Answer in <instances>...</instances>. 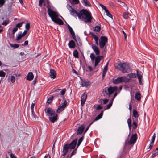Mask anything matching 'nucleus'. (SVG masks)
<instances>
[{"instance_id":"nucleus-43","label":"nucleus","mask_w":158,"mask_h":158,"mask_svg":"<svg viewBox=\"0 0 158 158\" xmlns=\"http://www.w3.org/2000/svg\"><path fill=\"white\" fill-rule=\"evenodd\" d=\"M10 80L12 82H14L15 81V77L13 76H11L10 77Z\"/></svg>"},{"instance_id":"nucleus-49","label":"nucleus","mask_w":158,"mask_h":158,"mask_svg":"<svg viewBox=\"0 0 158 158\" xmlns=\"http://www.w3.org/2000/svg\"><path fill=\"white\" fill-rule=\"evenodd\" d=\"M155 133H154L153 135V136L152 137V140H151V142L150 143L151 144H152L154 143V140H155Z\"/></svg>"},{"instance_id":"nucleus-58","label":"nucleus","mask_w":158,"mask_h":158,"mask_svg":"<svg viewBox=\"0 0 158 158\" xmlns=\"http://www.w3.org/2000/svg\"><path fill=\"white\" fill-rule=\"evenodd\" d=\"M66 92V89H63L60 92L61 94L62 95H64Z\"/></svg>"},{"instance_id":"nucleus-60","label":"nucleus","mask_w":158,"mask_h":158,"mask_svg":"<svg viewBox=\"0 0 158 158\" xmlns=\"http://www.w3.org/2000/svg\"><path fill=\"white\" fill-rule=\"evenodd\" d=\"M103 58H104L103 56H98L95 59H101Z\"/></svg>"},{"instance_id":"nucleus-17","label":"nucleus","mask_w":158,"mask_h":158,"mask_svg":"<svg viewBox=\"0 0 158 158\" xmlns=\"http://www.w3.org/2000/svg\"><path fill=\"white\" fill-rule=\"evenodd\" d=\"M68 27L69 30V31L70 32V33H71V35H72V36L73 39L74 40H75V39H76L75 35V33L74 32L72 28L69 25H68Z\"/></svg>"},{"instance_id":"nucleus-13","label":"nucleus","mask_w":158,"mask_h":158,"mask_svg":"<svg viewBox=\"0 0 158 158\" xmlns=\"http://www.w3.org/2000/svg\"><path fill=\"white\" fill-rule=\"evenodd\" d=\"M86 98L87 94L85 93L81 97V104L82 106H83L85 103Z\"/></svg>"},{"instance_id":"nucleus-3","label":"nucleus","mask_w":158,"mask_h":158,"mask_svg":"<svg viewBox=\"0 0 158 158\" xmlns=\"http://www.w3.org/2000/svg\"><path fill=\"white\" fill-rule=\"evenodd\" d=\"M115 67L117 69L121 71L123 73L128 72L130 68L128 64L125 63H122L120 62L115 64Z\"/></svg>"},{"instance_id":"nucleus-21","label":"nucleus","mask_w":158,"mask_h":158,"mask_svg":"<svg viewBox=\"0 0 158 158\" xmlns=\"http://www.w3.org/2000/svg\"><path fill=\"white\" fill-rule=\"evenodd\" d=\"M137 76L139 80V83L140 85L143 84V83L141 81V79L142 77V74L141 73H139L138 71H137Z\"/></svg>"},{"instance_id":"nucleus-38","label":"nucleus","mask_w":158,"mask_h":158,"mask_svg":"<svg viewBox=\"0 0 158 158\" xmlns=\"http://www.w3.org/2000/svg\"><path fill=\"white\" fill-rule=\"evenodd\" d=\"M73 55L76 58H78V52L77 50H75L73 52Z\"/></svg>"},{"instance_id":"nucleus-1","label":"nucleus","mask_w":158,"mask_h":158,"mask_svg":"<svg viewBox=\"0 0 158 158\" xmlns=\"http://www.w3.org/2000/svg\"><path fill=\"white\" fill-rule=\"evenodd\" d=\"M71 10L70 12L71 14L73 16H77L78 18L83 20L85 22H90L93 17L91 16V14L87 10H82L78 13L77 11L73 9L69 5Z\"/></svg>"},{"instance_id":"nucleus-31","label":"nucleus","mask_w":158,"mask_h":158,"mask_svg":"<svg viewBox=\"0 0 158 158\" xmlns=\"http://www.w3.org/2000/svg\"><path fill=\"white\" fill-rule=\"evenodd\" d=\"M84 137L83 136H82L79 139L78 143L77 144V148L79 146L81 142L82 141Z\"/></svg>"},{"instance_id":"nucleus-2","label":"nucleus","mask_w":158,"mask_h":158,"mask_svg":"<svg viewBox=\"0 0 158 158\" xmlns=\"http://www.w3.org/2000/svg\"><path fill=\"white\" fill-rule=\"evenodd\" d=\"M48 5L47 6L48 7V13L49 16L51 18L53 21L59 25H63L64 24L63 21L60 18H58V15L57 13L53 11Z\"/></svg>"},{"instance_id":"nucleus-35","label":"nucleus","mask_w":158,"mask_h":158,"mask_svg":"<svg viewBox=\"0 0 158 158\" xmlns=\"http://www.w3.org/2000/svg\"><path fill=\"white\" fill-rule=\"evenodd\" d=\"M128 76L130 78H135L136 77L135 74L133 73L128 74Z\"/></svg>"},{"instance_id":"nucleus-23","label":"nucleus","mask_w":158,"mask_h":158,"mask_svg":"<svg viewBox=\"0 0 158 158\" xmlns=\"http://www.w3.org/2000/svg\"><path fill=\"white\" fill-rule=\"evenodd\" d=\"M68 45L69 47L71 48H74L75 47V45L74 42L73 40H71L68 44Z\"/></svg>"},{"instance_id":"nucleus-53","label":"nucleus","mask_w":158,"mask_h":158,"mask_svg":"<svg viewBox=\"0 0 158 158\" xmlns=\"http://www.w3.org/2000/svg\"><path fill=\"white\" fill-rule=\"evenodd\" d=\"M44 0H40L39 2V5L40 6H41L42 4L44 2Z\"/></svg>"},{"instance_id":"nucleus-48","label":"nucleus","mask_w":158,"mask_h":158,"mask_svg":"<svg viewBox=\"0 0 158 158\" xmlns=\"http://www.w3.org/2000/svg\"><path fill=\"white\" fill-rule=\"evenodd\" d=\"M131 20L134 23H136L137 22V18L135 16L133 17L131 19Z\"/></svg>"},{"instance_id":"nucleus-47","label":"nucleus","mask_w":158,"mask_h":158,"mask_svg":"<svg viewBox=\"0 0 158 158\" xmlns=\"http://www.w3.org/2000/svg\"><path fill=\"white\" fill-rule=\"evenodd\" d=\"M22 37H23L22 36V35H21V34H19L16 38V40L17 41L21 39Z\"/></svg>"},{"instance_id":"nucleus-34","label":"nucleus","mask_w":158,"mask_h":158,"mask_svg":"<svg viewBox=\"0 0 158 158\" xmlns=\"http://www.w3.org/2000/svg\"><path fill=\"white\" fill-rule=\"evenodd\" d=\"M10 45L11 47H13L14 48H17L19 47V45L16 44H10Z\"/></svg>"},{"instance_id":"nucleus-33","label":"nucleus","mask_w":158,"mask_h":158,"mask_svg":"<svg viewBox=\"0 0 158 158\" xmlns=\"http://www.w3.org/2000/svg\"><path fill=\"white\" fill-rule=\"evenodd\" d=\"M53 98V97L52 96H51L49 98H48L47 102L48 103H51L52 101Z\"/></svg>"},{"instance_id":"nucleus-39","label":"nucleus","mask_w":158,"mask_h":158,"mask_svg":"<svg viewBox=\"0 0 158 158\" xmlns=\"http://www.w3.org/2000/svg\"><path fill=\"white\" fill-rule=\"evenodd\" d=\"M94 30L97 32H99L100 30V27L98 26H96L94 27Z\"/></svg>"},{"instance_id":"nucleus-41","label":"nucleus","mask_w":158,"mask_h":158,"mask_svg":"<svg viewBox=\"0 0 158 158\" xmlns=\"http://www.w3.org/2000/svg\"><path fill=\"white\" fill-rule=\"evenodd\" d=\"M64 108H63V107H62L61 106H60L57 109V112L58 113L60 112L61 111H63L64 110Z\"/></svg>"},{"instance_id":"nucleus-27","label":"nucleus","mask_w":158,"mask_h":158,"mask_svg":"<svg viewBox=\"0 0 158 158\" xmlns=\"http://www.w3.org/2000/svg\"><path fill=\"white\" fill-rule=\"evenodd\" d=\"M123 17L125 19H127L129 18V13L124 12L123 14Z\"/></svg>"},{"instance_id":"nucleus-54","label":"nucleus","mask_w":158,"mask_h":158,"mask_svg":"<svg viewBox=\"0 0 158 158\" xmlns=\"http://www.w3.org/2000/svg\"><path fill=\"white\" fill-rule=\"evenodd\" d=\"M30 27V24L29 23H27L25 26V28L26 29L28 30Z\"/></svg>"},{"instance_id":"nucleus-64","label":"nucleus","mask_w":158,"mask_h":158,"mask_svg":"<svg viewBox=\"0 0 158 158\" xmlns=\"http://www.w3.org/2000/svg\"><path fill=\"white\" fill-rule=\"evenodd\" d=\"M90 57L91 59H94L95 56L93 53H92L91 54Z\"/></svg>"},{"instance_id":"nucleus-7","label":"nucleus","mask_w":158,"mask_h":158,"mask_svg":"<svg viewBox=\"0 0 158 158\" xmlns=\"http://www.w3.org/2000/svg\"><path fill=\"white\" fill-rule=\"evenodd\" d=\"M126 79V78L125 77H118L117 79H114L113 82L115 84H118L122 81H124Z\"/></svg>"},{"instance_id":"nucleus-5","label":"nucleus","mask_w":158,"mask_h":158,"mask_svg":"<svg viewBox=\"0 0 158 158\" xmlns=\"http://www.w3.org/2000/svg\"><path fill=\"white\" fill-rule=\"evenodd\" d=\"M108 39L105 36H101L100 38V40L99 41V45L100 48H102L107 42Z\"/></svg>"},{"instance_id":"nucleus-9","label":"nucleus","mask_w":158,"mask_h":158,"mask_svg":"<svg viewBox=\"0 0 158 158\" xmlns=\"http://www.w3.org/2000/svg\"><path fill=\"white\" fill-rule=\"evenodd\" d=\"M77 142V139L73 140L69 144H67L68 147L70 149H73L75 148Z\"/></svg>"},{"instance_id":"nucleus-56","label":"nucleus","mask_w":158,"mask_h":158,"mask_svg":"<svg viewBox=\"0 0 158 158\" xmlns=\"http://www.w3.org/2000/svg\"><path fill=\"white\" fill-rule=\"evenodd\" d=\"M100 6L103 9H104L105 11H106V10H108L106 9V7L104 6L101 4H99Z\"/></svg>"},{"instance_id":"nucleus-61","label":"nucleus","mask_w":158,"mask_h":158,"mask_svg":"<svg viewBox=\"0 0 158 158\" xmlns=\"http://www.w3.org/2000/svg\"><path fill=\"white\" fill-rule=\"evenodd\" d=\"M77 148L75 149L74 150H73L71 154V156H72L75 154L76 152H77Z\"/></svg>"},{"instance_id":"nucleus-11","label":"nucleus","mask_w":158,"mask_h":158,"mask_svg":"<svg viewBox=\"0 0 158 158\" xmlns=\"http://www.w3.org/2000/svg\"><path fill=\"white\" fill-rule=\"evenodd\" d=\"M81 86L82 87H87L90 85L89 82L86 81L85 80L81 79Z\"/></svg>"},{"instance_id":"nucleus-18","label":"nucleus","mask_w":158,"mask_h":158,"mask_svg":"<svg viewBox=\"0 0 158 158\" xmlns=\"http://www.w3.org/2000/svg\"><path fill=\"white\" fill-rule=\"evenodd\" d=\"M68 27L69 30V31L70 32V33H71V35H72V36L73 39L74 40H75V39H76L75 35V33L74 32L72 28L69 25H68Z\"/></svg>"},{"instance_id":"nucleus-20","label":"nucleus","mask_w":158,"mask_h":158,"mask_svg":"<svg viewBox=\"0 0 158 158\" xmlns=\"http://www.w3.org/2000/svg\"><path fill=\"white\" fill-rule=\"evenodd\" d=\"M34 78V75L33 73L31 72H29L26 77V79L29 81L32 80Z\"/></svg>"},{"instance_id":"nucleus-57","label":"nucleus","mask_w":158,"mask_h":158,"mask_svg":"<svg viewBox=\"0 0 158 158\" xmlns=\"http://www.w3.org/2000/svg\"><path fill=\"white\" fill-rule=\"evenodd\" d=\"M35 106V103H32L31 105V112H32L34 111V108Z\"/></svg>"},{"instance_id":"nucleus-10","label":"nucleus","mask_w":158,"mask_h":158,"mask_svg":"<svg viewBox=\"0 0 158 158\" xmlns=\"http://www.w3.org/2000/svg\"><path fill=\"white\" fill-rule=\"evenodd\" d=\"M117 93L116 92L115 93H114V97L112 98L110 100L109 104L107 106L106 108V109H109L111 107L112 104L113 100L114 99L115 97L117 96Z\"/></svg>"},{"instance_id":"nucleus-45","label":"nucleus","mask_w":158,"mask_h":158,"mask_svg":"<svg viewBox=\"0 0 158 158\" xmlns=\"http://www.w3.org/2000/svg\"><path fill=\"white\" fill-rule=\"evenodd\" d=\"M5 2V0H0V7H2Z\"/></svg>"},{"instance_id":"nucleus-6","label":"nucleus","mask_w":158,"mask_h":158,"mask_svg":"<svg viewBox=\"0 0 158 158\" xmlns=\"http://www.w3.org/2000/svg\"><path fill=\"white\" fill-rule=\"evenodd\" d=\"M117 89V87H110L107 90H105V92L106 94L109 97L110 95Z\"/></svg>"},{"instance_id":"nucleus-29","label":"nucleus","mask_w":158,"mask_h":158,"mask_svg":"<svg viewBox=\"0 0 158 158\" xmlns=\"http://www.w3.org/2000/svg\"><path fill=\"white\" fill-rule=\"evenodd\" d=\"M32 112V118L34 120H37L38 119V117L35 114H34V112L33 111V112Z\"/></svg>"},{"instance_id":"nucleus-36","label":"nucleus","mask_w":158,"mask_h":158,"mask_svg":"<svg viewBox=\"0 0 158 158\" xmlns=\"http://www.w3.org/2000/svg\"><path fill=\"white\" fill-rule=\"evenodd\" d=\"M105 12L106 13V15L109 16V17L110 18L112 19V15L109 12L108 10H106Z\"/></svg>"},{"instance_id":"nucleus-59","label":"nucleus","mask_w":158,"mask_h":158,"mask_svg":"<svg viewBox=\"0 0 158 158\" xmlns=\"http://www.w3.org/2000/svg\"><path fill=\"white\" fill-rule=\"evenodd\" d=\"M18 28L16 27L14 28L12 30V33L13 34H14L17 31Z\"/></svg>"},{"instance_id":"nucleus-52","label":"nucleus","mask_w":158,"mask_h":158,"mask_svg":"<svg viewBox=\"0 0 158 158\" xmlns=\"http://www.w3.org/2000/svg\"><path fill=\"white\" fill-rule=\"evenodd\" d=\"M9 22V21L8 20H6L3 22L2 24L5 26H6L8 23Z\"/></svg>"},{"instance_id":"nucleus-42","label":"nucleus","mask_w":158,"mask_h":158,"mask_svg":"<svg viewBox=\"0 0 158 158\" xmlns=\"http://www.w3.org/2000/svg\"><path fill=\"white\" fill-rule=\"evenodd\" d=\"M108 101V100L107 99H103L101 101V102L102 103H103L104 104L107 103Z\"/></svg>"},{"instance_id":"nucleus-63","label":"nucleus","mask_w":158,"mask_h":158,"mask_svg":"<svg viewBox=\"0 0 158 158\" xmlns=\"http://www.w3.org/2000/svg\"><path fill=\"white\" fill-rule=\"evenodd\" d=\"M102 108V106L101 105H98L97 107V110H100Z\"/></svg>"},{"instance_id":"nucleus-25","label":"nucleus","mask_w":158,"mask_h":158,"mask_svg":"<svg viewBox=\"0 0 158 158\" xmlns=\"http://www.w3.org/2000/svg\"><path fill=\"white\" fill-rule=\"evenodd\" d=\"M133 124L132 125V126L134 129H135L137 127V123L138 122V120L137 119H134V118H133Z\"/></svg>"},{"instance_id":"nucleus-19","label":"nucleus","mask_w":158,"mask_h":158,"mask_svg":"<svg viewBox=\"0 0 158 158\" xmlns=\"http://www.w3.org/2000/svg\"><path fill=\"white\" fill-rule=\"evenodd\" d=\"M68 27L69 30V31L70 32V33H71V35H72V36L73 39L74 40H75V39H76L75 35V33L74 32L72 28L69 25H68Z\"/></svg>"},{"instance_id":"nucleus-40","label":"nucleus","mask_w":158,"mask_h":158,"mask_svg":"<svg viewBox=\"0 0 158 158\" xmlns=\"http://www.w3.org/2000/svg\"><path fill=\"white\" fill-rule=\"evenodd\" d=\"M67 104V101L66 100H65L64 101L63 103L61 104L60 106L64 108L66 106Z\"/></svg>"},{"instance_id":"nucleus-28","label":"nucleus","mask_w":158,"mask_h":158,"mask_svg":"<svg viewBox=\"0 0 158 158\" xmlns=\"http://www.w3.org/2000/svg\"><path fill=\"white\" fill-rule=\"evenodd\" d=\"M133 116L135 118H138L139 116L137 111L135 110H133Z\"/></svg>"},{"instance_id":"nucleus-14","label":"nucleus","mask_w":158,"mask_h":158,"mask_svg":"<svg viewBox=\"0 0 158 158\" xmlns=\"http://www.w3.org/2000/svg\"><path fill=\"white\" fill-rule=\"evenodd\" d=\"M85 127L83 125H81L78 128L77 131V135L81 134L82 133Z\"/></svg>"},{"instance_id":"nucleus-50","label":"nucleus","mask_w":158,"mask_h":158,"mask_svg":"<svg viewBox=\"0 0 158 158\" xmlns=\"http://www.w3.org/2000/svg\"><path fill=\"white\" fill-rule=\"evenodd\" d=\"M79 2V0H72V3L73 4H77Z\"/></svg>"},{"instance_id":"nucleus-46","label":"nucleus","mask_w":158,"mask_h":158,"mask_svg":"<svg viewBox=\"0 0 158 158\" xmlns=\"http://www.w3.org/2000/svg\"><path fill=\"white\" fill-rule=\"evenodd\" d=\"M100 60H95V63H94V67H95L100 62Z\"/></svg>"},{"instance_id":"nucleus-24","label":"nucleus","mask_w":158,"mask_h":158,"mask_svg":"<svg viewBox=\"0 0 158 158\" xmlns=\"http://www.w3.org/2000/svg\"><path fill=\"white\" fill-rule=\"evenodd\" d=\"M92 47L96 54L98 55L99 54V51L98 48L96 46L94 45H93L92 46Z\"/></svg>"},{"instance_id":"nucleus-26","label":"nucleus","mask_w":158,"mask_h":158,"mask_svg":"<svg viewBox=\"0 0 158 158\" xmlns=\"http://www.w3.org/2000/svg\"><path fill=\"white\" fill-rule=\"evenodd\" d=\"M135 99L138 101H139L140 100L141 95L139 92H137L135 93Z\"/></svg>"},{"instance_id":"nucleus-51","label":"nucleus","mask_w":158,"mask_h":158,"mask_svg":"<svg viewBox=\"0 0 158 158\" xmlns=\"http://www.w3.org/2000/svg\"><path fill=\"white\" fill-rule=\"evenodd\" d=\"M23 22H21V23H20L18 24H17L16 25V27L18 28H20V27H22V24H23Z\"/></svg>"},{"instance_id":"nucleus-44","label":"nucleus","mask_w":158,"mask_h":158,"mask_svg":"<svg viewBox=\"0 0 158 158\" xmlns=\"http://www.w3.org/2000/svg\"><path fill=\"white\" fill-rule=\"evenodd\" d=\"M6 73L2 71H0V76L1 77H4L5 76Z\"/></svg>"},{"instance_id":"nucleus-32","label":"nucleus","mask_w":158,"mask_h":158,"mask_svg":"<svg viewBox=\"0 0 158 158\" xmlns=\"http://www.w3.org/2000/svg\"><path fill=\"white\" fill-rule=\"evenodd\" d=\"M83 1L85 6H91V4L87 0H83Z\"/></svg>"},{"instance_id":"nucleus-12","label":"nucleus","mask_w":158,"mask_h":158,"mask_svg":"<svg viewBox=\"0 0 158 158\" xmlns=\"http://www.w3.org/2000/svg\"><path fill=\"white\" fill-rule=\"evenodd\" d=\"M53 116L50 117L49 118V121L52 123H54L56 121L57 119V114H55Z\"/></svg>"},{"instance_id":"nucleus-16","label":"nucleus","mask_w":158,"mask_h":158,"mask_svg":"<svg viewBox=\"0 0 158 158\" xmlns=\"http://www.w3.org/2000/svg\"><path fill=\"white\" fill-rule=\"evenodd\" d=\"M56 73L54 69H51L50 72V76L51 78H55L56 77Z\"/></svg>"},{"instance_id":"nucleus-62","label":"nucleus","mask_w":158,"mask_h":158,"mask_svg":"<svg viewBox=\"0 0 158 158\" xmlns=\"http://www.w3.org/2000/svg\"><path fill=\"white\" fill-rule=\"evenodd\" d=\"M27 31H24V32H23V33L22 34H21V35H22V36H23V37H24L25 35H26L27 33Z\"/></svg>"},{"instance_id":"nucleus-55","label":"nucleus","mask_w":158,"mask_h":158,"mask_svg":"<svg viewBox=\"0 0 158 158\" xmlns=\"http://www.w3.org/2000/svg\"><path fill=\"white\" fill-rule=\"evenodd\" d=\"M158 155V152H156L154 153L151 156V157L152 158L154 157L155 156Z\"/></svg>"},{"instance_id":"nucleus-4","label":"nucleus","mask_w":158,"mask_h":158,"mask_svg":"<svg viewBox=\"0 0 158 158\" xmlns=\"http://www.w3.org/2000/svg\"><path fill=\"white\" fill-rule=\"evenodd\" d=\"M137 139V136L136 134H134L131 137L130 139L128 142H126L125 143L128 145H131L134 144Z\"/></svg>"},{"instance_id":"nucleus-30","label":"nucleus","mask_w":158,"mask_h":158,"mask_svg":"<svg viewBox=\"0 0 158 158\" xmlns=\"http://www.w3.org/2000/svg\"><path fill=\"white\" fill-rule=\"evenodd\" d=\"M127 122L129 128L130 130L132 127L131 120V118H129L127 119Z\"/></svg>"},{"instance_id":"nucleus-37","label":"nucleus","mask_w":158,"mask_h":158,"mask_svg":"<svg viewBox=\"0 0 158 158\" xmlns=\"http://www.w3.org/2000/svg\"><path fill=\"white\" fill-rule=\"evenodd\" d=\"M102 116V113H100L99 115H98L95 119L94 121H97L100 119Z\"/></svg>"},{"instance_id":"nucleus-15","label":"nucleus","mask_w":158,"mask_h":158,"mask_svg":"<svg viewBox=\"0 0 158 158\" xmlns=\"http://www.w3.org/2000/svg\"><path fill=\"white\" fill-rule=\"evenodd\" d=\"M69 149L67 144L64 145L63 147V154L61 156H65L68 152V149Z\"/></svg>"},{"instance_id":"nucleus-8","label":"nucleus","mask_w":158,"mask_h":158,"mask_svg":"<svg viewBox=\"0 0 158 158\" xmlns=\"http://www.w3.org/2000/svg\"><path fill=\"white\" fill-rule=\"evenodd\" d=\"M46 113H47L48 116H52L56 114L55 113V111L50 108H48L45 110Z\"/></svg>"},{"instance_id":"nucleus-22","label":"nucleus","mask_w":158,"mask_h":158,"mask_svg":"<svg viewBox=\"0 0 158 158\" xmlns=\"http://www.w3.org/2000/svg\"><path fill=\"white\" fill-rule=\"evenodd\" d=\"M108 62H107L106 63V66H105V67L103 69V70L102 75V77L103 78L104 77L107 71V69H107V66H108Z\"/></svg>"}]
</instances>
